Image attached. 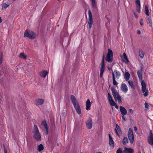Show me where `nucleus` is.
<instances>
[{
    "label": "nucleus",
    "instance_id": "de8ad7c7",
    "mask_svg": "<svg viewBox=\"0 0 153 153\" xmlns=\"http://www.w3.org/2000/svg\"><path fill=\"white\" fill-rule=\"evenodd\" d=\"M141 33L140 31L139 30H138L137 31V33L138 34H140Z\"/></svg>",
    "mask_w": 153,
    "mask_h": 153
},
{
    "label": "nucleus",
    "instance_id": "f3484780",
    "mask_svg": "<svg viewBox=\"0 0 153 153\" xmlns=\"http://www.w3.org/2000/svg\"><path fill=\"white\" fill-rule=\"evenodd\" d=\"M134 151L132 149L125 148L123 150V153H133Z\"/></svg>",
    "mask_w": 153,
    "mask_h": 153
},
{
    "label": "nucleus",
    "instance_id": "a878e982",
    "mask_svg": "<svg viewBox=\"0 0 153 153\" xmlns=\"http://www.w3.org/2000/svg\"><path fill=\"white\" fill-rule=\"evenodd\" d=\"M145 13L146 14L147 16H149V15L150 13L148 9V7L147 5H146L145 6Z\"/></svg>",
    "mask_w": 153,
    "mask_h": 153
},
{
    "label": "nucleus",
    "instance_id": "8fccbe9b",
    "mask_svg": "<svg viewBox=\"0 0 153 153\" xmlns=\"http://www.w3.org/2000/svg\"><path fill=\"white\" fill-rule=\"evenodd\" d=\"M4 153H7V150L4 148Z\"/></svg>",
    "mask_w": 153,
    "mask_h": 153
},
{
    "label": "nucleus",
    "instance_id": "a211bd4d",
    "mask_svg": "<svg viewBox=\"0 0 153 153\" xmlns=\"http://www.w3.org/2000/svg\"><path fill=\"white\" fill-rule=\"evenodd\" d=\"M44 100L41 99H39L35 101L36 104L37 105H40L42 104L44 102Z\"/></svg>",
    "mask_w": 153,
    "mask_h": 153
},
{
    "label": "nucleus",
    "instance_id": "393cba45",
    "mask_svg": "<svg viewBox=\"0 0 153 153\" xmlns=\"http://www.w3.org/2000/svg\"><path fill=\"white\" fill-rule=\"evenodd\" d=\"M130 74L128 72H126L124 75V77L126 80V81H128L130 78Z\"/></svg>",
    "mask_w": 153,
    "mask_h": 153
},
{
    "label": "nucleus",
    "instance_id": "f03ea898",
    "mask_svg": "<svg viewBox=\"0 0 153 153\" xmlns=\"http://www.w3.org/2000/svg\"><path fill=\"white\" fill-rule=\"evenodd\" d=\"M33 132L34 134L33 137L37 141H41V137L36 125H34Z\"/></svg>",
    "mask_w": 153,
    "mask_h": 153
},
{
    "label": "nucleus",
    "instance_id": "423d86ee",
    "mask_svg": "<svg viewBox=\"0 0 153 153\" xmlns=\"http://www.w3.org/2000/svg\"><path fill=\"white\" fill-rule=\"evenodd\" d=\"M24 36L28 37L30 39H34L36 37L35 34L32 32H27V30H26L24 33Z\"/></svg>",
    "mask_w": 153,
    "mask_h": 153
},
{
    "label": "nucleus",
    "instance_id": "58836bf2",
    "mask_svg": "<svg viewBox=\"0 0 153 153\" xmlns=\"http://www.w3.org/2000/svg\"><path fill=\"white\" fill-rule=\"evenodd\" d=\"M108 99L109 101H110L111 100H113L112 97L110 93H108Z\"/></svg>",
    "mask_w": 153,
    "mask_h": 153
},
{
    "label": "nucleus",
    "instance_id": "37998d69",
    "mask_svg": "<svg viewBox=\"0 0 153 153\" xmlns=\"http://www.w3.org/2000/svg\"><path fill=\"white\" fill-rule=\"evenodd\" d=\"M122 118L123 119L126 121L127 120V118H126V117L124 116H123V115L122 116Z\"/></svg>",
    "mask_w": 153,
    "mask_h": 153
},
{
    "label": "nucleus",
    "instance_id": "ea45409f",
    "mask_svg": "<svg viewBox=\"0 0 153 153\" xmlns=\"http://www.w3.org/2000/svg\"><path fill=\"white\" fill-rule=\"evenodd\" d=\"M145 107L146 108H148L149 107V105L147 102H145Z\"/></svg>",
    "mask_w": 153,
    "mask_h": 153
},
{
    "label": "nucleus",
    "instance_id": "cd10ccee",
    "mask_svg": "<svg viewBox=\"0 0 153 153\" xmlns=\"http://www.w3.org/2000/svg\"><path fill=\"white\" fill-rule=\"evenodd\" d=\"M113 84L114 85H117L118 83L116 81L115 78L114 77V73H112Z\"/></svg>",
    "mask_w": 153,
    "mask_h": 153
},
{
    "label": "nucleus",
    "instance_id": "bb28decb",
    "mask_svg": "<svg viewBox=\"0 0 153 153\" xmlns=\"http://www.w3.org/2000/svg\"><path fill=\"white\" fill-rule=\"evenodd\" d=\"M139 55L141 58H143L144 55V53L141 50H140L139 52Z\"/></svg>",
    "mask_w": 153,
    "mask_h": 153
},
{
    "label": "nucleus",
    "instance_id": "1a4fd4ad",
    "mask_svg": "<svg viewBox=\"0 0 153 153\" xmlns=\"http://www.w3.org/2000/svg\"><path fill=\"white\" fill-rule=\"evenodd\" d=\"M109 138V144L111 149H112L114 148V143L111 134H108Z\"/></svg>",
    "mask_w": 153,
    "mask_h": 153
},
{
    "label": "nucleus",
    "instance_id": "aec40b11",
    "mask_svg": "<svg viewBox=\"0 0 153 153\" xmlns=\"http://www.w3.org/2000/svg\"><path fill=\"white\" fill-rule=\"evenodd\" d=\"M112 73H114V77H116V79H119L120 77L121 74L120 72L116 70Z\"/></svg>",
    "mask_w": 153,
    "mask_h": 153
},
{
    "label": "nucleus",
    "instance_id": "412c9836",
    "mask_svg": "<svg viewBox=\"0 0 153 153\" xmlns=\"http://www.w3.org/2000/svg\"><path fill=\"white\" fill-rule=\"evenodd\" d=\"M42 125L45 128L47 134L48 132V127L47 124L46 123V121L45 120H44L42 121Z\"/></svg>",
    "mask_w": 153,
    "mask_h": 153
},
{
    "label": "nucleus",
    "instance_id": "603ef678",
    "mask_svg": "<svg viewBox=\"0 0 153 153\" xmlns=\"http://www.w3.org/2000/svg\"><path fill=\"white\" fill-rule=\"evenodd\" d=\"M96 153H102L100 152H97Z\"/></svg>",
    "mask_w": 153,
    "mask_h": 153
},
{
    "label": "nucleus",
    "instance_id": "6ab92c4d",
    "mask_svg": "<svg viewBox=\"0 0 153 153\" xmlns=\"http://www.w3.org/2000/svg\"><path fill=\"white\" fill-rule=\"evenodd\" d=\"M120 108L121 113L122 115L124 116L127 114V110L124 107L122 106H120Z\"/></svg>",
    "mask_w": 153,
    "mask_h": 153
},
{
    "label": "nucleus",
    "instance_id": "4be33fe9",
    "mask_svg": "<svg viewBox=\"0 0 153 153\" xmlns=\"http://www.w3.org/2000/svg\"><path fill=\"white\" fill-rule=\"evenodd\" d=\"M76 112L77 113L79 114H80L81 113V111L80 108V107L79 105H75L74 106Z\"/></svg>",
    "mask_w": 153,
    "mask_h": 153
},
{
    "label": "nucleus",
    "instance_id": "49530a36",
    "mask_svg": "<svg viewBox=\"0 0 153 153\" xmlns=\"http://www.w3.org/2000/svg\"><path fill=\"white\" fill-rule=\"evenodd\" d=\"M114 106H115V108H116V109H118V106L116 104V103L115 104V105H114Z\"/></svg>",
    "mask_w": 153,
    "mask_h": 153
},
{
    "label": "nucleus",
    "instance_id": "4c0bfd02",
    "mask_svg": "<svg viewBox=\"0 0 153 153\" xmlns=\"http://www.w3.org/2000/svg\"><path fill=\"white\" fill-rule=\"evenodd\" d=\"M141 7L136 6V10L139 13H140L141 12L140 11Z\"/></svg>",
    "mask_w": 153,
    "mask_h": 153
},
{
    "label": "nucleus",
    "instance_id": "2eb2a0df",
    "mask_svg": "<svg viewBox=\"0 0 153 153\" xmlns=\"http://www.w3.org/2000/svg\"><path fill=\"white\" fill-rule=\"evenodd\" d=\"M116 129H115L116 132L117 134V135L119 136L120 135V134L122 133V131L121 129V128L120 126L117 124H116Z\"/></svg>",
    "mask_w": 153,
    "mask_h": 153
},
{
    "label": "nucleus",
    "instance_id": "9d476101",
    "mask_svg": "<svg viewBox=\"0 0 153 153\" xmlns=\"http://www.w3.org/2000/svg\"><path fill=\"white\" fill-rule=\"evenodd\" d=\"M148 140L149 144L153 145V134L151 131H150L149 136L148 137Z\"/></svg>",
    "mask_w": 153,
    "mask_h": 153
},
{
    "label": "nucleus",
    "instance_id": "5701e85b",
    "mask_svg": "<svg viewBox=\"0 0 153 153\" xmlns=\"http://www.w3.org/2000/svg\"><path fill=\"white\" fill-rule=\"evenodd\" d=\"M48 73L47 71H44L40 73V76L42 77L45 78Z\"/></svg>",
    "mask_w": 153,
    "mask_h": 153
},
{
    "label": "nucleus",
    "instance_id": "f8f14e48",
    "mask_svg": "<svg viewBox=\"0 0 153 153\" xmlns=\"http://www.w3.org/2000/svg\"><path fill=\"white\" fill-rule=\"evenodd\" d=\"M71 100L74 106L79 105L75 96L73 95L71 96Z\"/></svg>",
    "mask_w": 153,
    "mask_h": 153
},
{
    "label": "nucleus",
    "instance_id": "c03bdc74",
    "mask_svg": "<svg viewBox=\"0 0 153 153\" xmlns=\"http://www.w3.org/2000/svg\"><path fill=\"white\" fill-rule=\"evenodd\" d=\"M129 111L131 113V114H133V110L131 109H129Z\"/></svg>",
    "mask_w": 153,
    "mask_h": 153
},
{
    "label": "nucleus",
    "instance_id": "dca6fc26",
    "mask_svg": "<svg viewBox=\"0 0 153 153\" xmlns=\"http://www.w3.org/2000/svg\"><path fill=\"white\" fill-rule=\"evenodd\" d=\"M85 109L86 110H88L90 109V107L91 106V103L90 102L89 99H88L86 102Z\"/></svg>",
    "mask_w": 153,
    "mask_h": 153
},
{
    "label": "nucleus",
    "instance_id": "a19ab883",
    "mask_svg": "<svg viewBox=\"0 0 153 153\" xmlns=\"http://www.w3.org/2000/svg\"><path fill=\"white\" fill-rule=\"evenodd\" d=\"M143 19H140V25H141V26H143Z\"/></svg>",
    "mask_w": 153,
    "mask_h": 153
},
{
    "label": "nucleus",
    "instance_id": "09e8293b",
    "mask_svg": "<svg viewBox=\"0 0 153 153\" xmlns=\"http://www.w3.org/2000/svg\"><path fill=\"white\" fill-rule=\"evenodd\" d=\"M134 13V16L136 18H138V16L136 14V13Z\"/></svg>",
    "mask_w": 153,
    "mask_h": 153
},
{
    "label": "nucleus",
    "instance_id": "3c124183",
    "mask_svg": "<svg viewBox=\"0 0 153 153\" xmlns=\"http://www.w3.org/2000/svg\"><path fill=\"white\" fill-rule=\"evenodd\" d=\"M2 20L1 19V17L0 16V23L2 22Z\"/></svg>",
    "mask_w": 153,
    "mask_h": 153
},
{
    "label": "nucleus",
    "instance_id": "b1692460",
    "mask_svg": "<svg viewBox=\"0 0 153 153\" xmlns=\"http://www.w3.org/2000/svg\"><path fill=\"white\" fill-rule=\"evenodd\" d=\"M146 22L147 24L149 26H152V21L151 18L149 17H147L146 18Z\"/></svg>",
    "mask_w": 153,
    "mask_h": 153
},
{
    "label": "nucleus",
    "instance_id": "20e7f679",
    "mask_svg": "<svg viewBox=\"0 0 153 153\" xmlns=\"http://www.w3.org/2000/svg\"><path fill=\"white\" fill-rule=\"evenodd\" d=\"M128 138L131 144L134 143V136L133 130L131 128H129L128 133Z\"/></svg>",
    "mask_w": 153,
    "mask_h": 153
},
{
    "label": "nucleus",
    "instance_id": "e433bc0d",
    "mask_svg": "<svg viewBox=\"0 0 153 153\" xmlns=\"http://www.w3.org/2000/svg\"><path fill=\"white\" fill-rule=\"evenodd\" d=\"M128 83L129 85L131 86L132 88H134V85L133 82L132 81H128Z\"/></svg>",
    "mask_w": 153,
    "mask_h": 153
},
{
    "label": "nucleus",
    "instance_id": "6e6552de",
    "mask_svg": "<svg viewBox=\"0 0 153 153\" xmlns=\"http://www.w3.org/2000/svg\"><path fill=\"white\" fill-rule=\"evenodd\" d=\"M104 56L103 55L102 59L101 64V68L100 69V77H102V76L103 73L105 70V64L104 63Z\"/></svg>",
    "mask_w": 153,
    "mask_h": 153
},
{
    "label": "nucleus",
    "instance_id": "79ce46f5",
    "mask_svg": "<svg viewBox=\"0 0 153 153\" xmlns=\"http://www.w3.org/2000/svg\"><path fill=\"white\" fill-rule=\"evenodd\" d=\"M2 59H3V57H2V54H1V57L0 58V64H1L2 63Z\"/></svg>",
    "mask_w": 153,
    "mask_h": 153
},
{
    "label": "nucleus",
    "instance_id": "f257e3e1",
    "mask_svg": "<svg viewBox=\"0 0 153 153\" xmlns=\"http://www.w3.org/2000/svg\"><path fill=\"white\" fill-rule=\"evenodd\" d=\"M137 73L140 81L141 83L142 91L143 93H144L143 95L144 97H146L148 95L149 91L147 89H146V83L142 80V69L138 71Z\"/></svg>",
    "mask_w": 153,
    "mask_h": 153
},
{
    "label": "nucleus",
    "instance_id": "f704fd0d",
    "mask_svg": "<svg viewBox=\"0 0 153 153\" xmlns=\"http://www.w3.org/2000/svg\"><path fill=\"white\" fill-rule=\"evenodd\" d=\"M19 57L25 59L26 58V56L24 55V53H20Z\"/></svg>",
    "mask_w": 153,
    "mask_h": 153
},
{
    "label": "nucleus",
    "instance_id": "9b49d317",
    "mask_svg": "<svg viewBox=\"0 0 153 153\" xmlns=\"http://www.w3.org/2000/svg\"><path fill=\"white\" fill-rule=\"evenodd\" d=\"M86 127L88 129H91L92 127V121L91 118H89L86 123Z\"/></svg>",
    "mask_w": 153,
    "mask_h": 153
},
{
    "label": "nucleus",
    "instance_id": "72a5a7b5",
    "mask_svg": "<svg viewBox=\"0 0 153 153\" xmlns=\"http://www.w3.org/2000/svg\"><path fill=\"white\" fill-rule=\"evenodd\" d=\"M109 102L110 105L111 106H114V105H115V104L116 103L113 100L109 101Z\"/></svg>",
    "mask_w": 153,
    "mask_h": 153
},
{
    "label": "nucleus",
    "instance_id": "4468645a",
    "mask_svg": "<svg viewBox=\"0 0 153 153\" xmlns=\"http://www.w3.org/2000/svg\"><path fill=\"white\" fill-rule=\"evenodd\" d=\"M120 57L123 61L125 63H127L129 62L128 60L125 53H123L122 55L120 56Z\"/></svg>",
    "mask_w": 153,
    "mask_h": 153
},
{
    "label": "nucleus",
    "instance_id": "c9c22d12",
    "mask_svg": "<svg viewBox=\"0 0 153 153\" xmlns=\"http://www.w3.org/2000/svg\"><path fill=\"white\" fill-rule=\"evenodd\" d=\"M116 153H123V151L122 149L119 148L117 151Z\"/></svg>",
    "mask_w": 153,
    "mask_h": 153
},
{
    "label": "nucleus",
    "instance_id": "0eeeda50",
    "mask_svg": "<svg viewBox=\"0 0 153 153\" xmlns=\"http://www.w3.org/2000/svg\"><path fill=\"white\" fill-rule=\"evenodd\" d=\"M88 26L90 29H91L93 25L92 16L90 10L88 11Z\"/></svg>",
    "mask_w": 153,
    "mask_h": 153
},
{
    "label": "nucleus",
    "instance_id": "ddd939ff",
    "mask_svg": "<svg viewBox=\"0 0 153 153\" xmlns=\"http://www.w3.org/2000/svg\"><path fill=\"white\" fill-rule=\"evenodd\" d=\"M120 88L122 91L124 93H126L128 91L127 86L126 84L124 83H122Z\"/></svg>",
    "mask_w": 153,
    "mask_h": 153
},
{
    "label": "nucleus",
    "instance_id": "2f4dec72",
    "mask_svg": "<svg viewBox=\"0 0 153 153\" xmlns=\"http://www.w3.org/2000/svg\"><path fill=\"white\" fill-rule=\"evenodd\" d=\"M92 5L94 8L96 7V4L95 2V0H91Z\"/></svg>",
    "mask_w": 153,
    "mask_h": 153
},
{
    "label": "nucleus",
    "instance_id": "473e14b6",
    "mask_svg": "<svg viewBox=\"0 0 153 153\" xmlns=\"http://www.w3.org/2000/svg\"><path fill=\"white\" fill-rule=\"evenodd\" d=\"M136 6L141 7L140 2V0H136L135 1Z\"/></svg>",
    "mask_w": 153,
    "mask_h": 153
},
{
    "label": "nucleus",
    "instance_id": "7ed1b4c3",
    "mask_svg": "<svg viewBox=\"0 0 153 153\" xmlns=\"http://www.w3.org/2000/svg\"><path fill=\"white\" fill-rule=\"evenodd\" d=\"M108 52L106 56V60L109 62H112L113 60V53L111 50L108 49Z\"/></svg>",
    "mask_w": 153,
    "mask_h": 153
},
{
    "label": "nucleus",
    "instance_id": "c756f323",
    "mask_svg": "<svg viewBox=\"0 0 153 153\" xmlns=\"http://www.w3.org/2000/svg\"><path fill=\"white\" fill-rule=\"evenodd\" d=\"M123 144L125 145L128 143V140L127 137H124L123 140Z\"/></svg>",
    "mask_w": 153,
    "mask_h": 153
},
{
    "label": "nucleus",
    "instance_id": "864d4df0",
    "mask_svg": "<svg viewBox=\"0 0 153 153\" xmlns=\"http://www.w3.org/2000/svg\"><path fill=\"white\" fill-rule=\"evenodd\" d=\"M139 153H141V152H139Z\"/></svg>",
    "mask_w": 153,
    "mask_h": 153
},
{
    "label": "nucleus",
    "instance_id": "a18cd8bd",
    "mask_svg": "<svg viewBox=\"0 0 153 153\" xmlns=\"http://www.w3.org/2000/svg\"><path fill=\"white\" fill-rule=\"evenodd\" d=\"M134 129L135 131H137V129L136 126H134Z\"/></svg>",
    "mask_w": 153,
    "mask_h": 153
},
{
    "label": "nucleus",
    "instance_id": "7c9ffc66",
    "mask_svg": "<svg viewBox=\"0 0 153 153\" xmlns=\"http://www.w3.org/2000/svg\"><path fill=\"white\" fill-rule=\"evenodd\" d=\"M44 149V147L42 144H40L38 146V150L40 152L42 150Z\"/></svg>",
    "mask_w": 153,
    "mask_h": 153
},
{
    "label": "nucleus",
    "instance_id": "c85d7f7f",
    "mask_svg": "<svg viewBox=\"0 0 153 153\" xmlns=\"http://www.w3.org/2000/svg\"><path fill=\"white\" fill-rule=\"evenodd\" d=\"M9 6V5L6 4L5 3H2V9H1L3 10L4 9H6L7 7Z\"/></svg>",
    "mask_w": 153,
    "mask_h": 153
},
{
    "label": "nucleus",
    "instance_id": "39448f33",
    "mask_svg": "<svg viewBox=\"0 0 153 153\" xmlns=\"http://www.w3.org/2000/svg\"><path fill=\"white\" fill-rule=\"evenodd\" d=\"M112 92L115 100L116 101L117 100L120 103H121V97L119 94L117 92H115L113 90H112Z\"/></svg>",
    "mask_w": 153,
    "mask_h": 153
}]
</instances>
